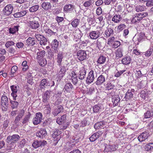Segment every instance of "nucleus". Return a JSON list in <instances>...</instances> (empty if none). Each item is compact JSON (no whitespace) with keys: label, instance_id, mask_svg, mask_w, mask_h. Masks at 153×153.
<instances>
[{"label":"nucleus","instance_id":"obj_27","mask_svg":"<svg viewBox=\"0 0 153 153\" xmlns=\"http://www.w3.org/2000/svg\"><path fill=\"white\" fill-rule=\"evenodd\" d=\"M134 16L132 20L134 23L139 22L142 19L141 15L139 13L136 14Z\"/></svg>","mask_w":153,"mask_h":153},{"label":"nucleus","instance_id":"obj_57","mask_svg":"<svg viewBox=\"0 0 153 153\" xmlns=\"http://www.w3.org/2000/svg\"><path fill=\"white\" fill-rule=\"evenodd\" d=\"M15 46L14 47H10L7 48H8L7 51L9 53L13 54L16 52V50L15 49Z\"/></svg>","mask_w":153,"mask_h":153},{"label":"nucleus","instance_id":"obj_30","mask_svg":"<svg viewBox=\"0 0 153 153\" xmlns=\"http://www.w3.org/2000/svg\"><path fill=\"white\" fill-rule=\"evenodd\" d=\"M36 41L34 38L29 37L26 40L27 44L29 46H33L34 45Z\"/></svg>","mask_w":153,"mask_h":153},{"label":"nucleus","instance_id":"obj_46","mask_svg":"<svg viewBox=\"0 0 153 153\" xmlns=\"http://www.w3.org/2000/svg\"><path fill=\"white\" fill-rule=\"evenodd\" d=\"M123 50L122 48H119L116 52V56L119 58H120L123 56Z\"/></svg>","mask_w":153,"mask_h":153},{"label":"nucleus","instance_id":"obj_7","mask_svg":"<svg viewBox=\"0 0 153 153\" xmlns=\"http://www.w3.org/2000/svg\"><path fill=\"white\" fill-rule=\"evenodd\" d=\"M13 10V6L11 4H9L5 7L3 10V14L8 16L10 15Z\"/></svg>","mask_w":153,"mask_h":153},{"label":"nucleus","instance_id":"obj_36","mask_svg":"<svg viewBox=\"0 0 153 153\" xmlns=\"http://www.w3.org/2000/svg\"><path fill=\"white\" fill-rule=\"evenodd\" d=\"M52 47H53L54 50L55 51V52L56 53L58 51V46L59 45V42L57 40L55 39L53 40L52 43Z\"/></svg>","mask_w":153,"mask_h":153},{"label":"nucleus","instance_id":"obj_23","mask_svg":"<svg viewBox=\"0 0 153 153\" xmlns=\"http://www.w3.org/2000/svg\"><path fill=\"white\" fill-rule=\"evenodd\" d=\"M29 25L30 27L32 29H36L39 27V24L37 21L34 20L30 21Z\"/></svg>","mask_w":153,"mask_h":153},{"label":"nucleus","instance_id":"obj_24","mask_svg":"<svg viewBox=\"0 0 153 153\" xmlns=\"http://www.w3.org/2000/svg\"><path fill=\"white\" fill-rule=\"evenodd\" d=\"M42 7L46 10H48L51 9L52 6L50 2H43L41 4Z\"/></svg>","mask_w":153,"mask_h":153},{"label":"nucleus","instance_id":"obj_44","mask_svg":"<svg viewBox=\"0 0 153 153\" xmlns=\"http://www.w3.org/2000/svg\"><path fill=\"white\" fill-rule=\"evenodd\" d=\"M101 108V106L100 105H95L93 107V111L94 113H97L100 111Z\"/></svg>","mask_w":153,"mask_h":153},{"label":"nucleus","instance_id":"obj_2","mask_svg":"<svg viewBox=\"0 0 153 153\" xmlns=\"http://www.w3.org/2000/svg\"><path fill=\"white\" fill-rule=\"evenodd\" d=\"M68 63L62 65H58L59 67L60 70L57 73L58 77L59 79H62L65 75L67 66L69 65Z\"/></svg>","mask_w":153,"mask_h":153},{"label":"nucleus","instance_id":"obj_41","mask_svg":"<svg viewBox=\"0 0 153 153\" xmlns=\"http://www.w3.org/2000/svg\"><path fill=\"white\" fill-rule=\"evenodd\" d=\"M106 57L103 56H101L98 59L97 62L100 64H102L105 61Z\"/></svg>","mask_w":153,"mask_h":153},{"label":"nucleus","instance_id":"obj_6","mask_svg":"<svg viewBox=\"0 0 153 153\" xmlns=\"http://www.w3.org/2000/svg\"><path fill=\"white\" fill-rule=\"evenodd\" d=\"M77 56L78 59L80 61H82L88 58V56L85 51L80 50L77 53Z\"/></svg>","mask_w":153,"mask_h":153},{"label":"nucleus","instance_id":"obj_40","mask_svg":"<svg viewBox=\"0 0 153 153\" xmlns=\"http://www.w3.org/2000/svg\"><path fill=\"white\" fill-rule=\"evenodd\" d=\"M16 100H11L10 103L12 105L11 107L13 109L16 108L19 105V101H16Z\"/></svg>","mask_w":153,"mask_h":153},{"label":"nucleus","instance_id":"obj_45","mask_svg":"<svg viewBox=\"0 0 153 153\" xmlns=\"http://www.w3.org/2000/svg\"><path fill=\"white\" fill-rule=\"evenodd\" d=\"M87 120L86 118H85L81 122L80 124V127H84L89 124V122Z\"/></svg>","mask_w":153,"mask_h":153},{"label":"nucleus","instance_id":"obj_26","mask_svg":"<svg viewBox=\"0 0 153 153\" xmlns=\"http://www.w3.org/2000/svg\"><path fill=\"white\" fill-rule=\"evenodd\" d=\"M39 51L37 52L36 54V59L37 60L43 58L45 54V51H40L39 49Z\"/></svg>","mask_w":153,"mask_h":153},{"label":"nucleus","instance_id":"obj_37","mask_svg":"<svg viewBox=\"0 0 153 153\" xmlns=\"http://www.w3.org/2000/svg\"><path fill=\"white\" fill-rule=\"evenodd\" d=\"M74 7L73 5L71 4L66 5L64 7V11L68 12L71 11L73 10Z\"/></svg>","mask_w":153,"mask_h":153},{"label":"nucleus","instance_id":"obj_48","mask_svg":"<svg viewBox=\"0 0 153 153\" xmlns=\"http://www.w3.org/2000/svg\"><path fill=\"white\" fill-rule=\"evenodd\" d=\"M98 138V136L95 133L89 137V139L90 142H93L96 141Z\"/></svg>","mask_w":153,"mask_h":153},{"label":"nucleus","instance_id":"obj_39","mask_svg":"<svg viewBox=\"0 0 153 153\" xmlns=\"http://www.w3.org/2000/svg\"><path fill=\"white\" fill-rule=\"evenodd\" d=\"M37 60L39 65L42 67H44L47 63V60L45 58L41 59H40Z\"/></svg>","mask_w":153,"mask_h":153},{"label":"nucleus","instance_id":"obj_38","mask_svg":"<svg viewBox=\"0 0 153 153\" xmlns=\"http://www.w3.org/2000/svg\"><path fill=\"white\" fill-rule=\"evenodd\" d=\"M131 59L130 57L127 56L123 58L122 60V63L124 65H127L129 64L131 62Z\"/></svg>","mask_w":153,"mask_h":153},{"label":"nucleus","instance_id":"obj_31","mask_svg":"<svg viewBox=\"0 0 153 153\" xmlns=\"http://www.w3.org/2000/svg\"><path fill=\"white\" fill-rule=\"evenodd\" d=\"M148 137L147 133L143 132L138 136V139L140 142H141L147 139Z\"/></svg>","mask_w":153,"mask_h":153},{"label":"nucleus","instance_id":"obj_51","mask_svg":"<svg viewBox=\"0 0 153 153\" xmlns=\"http://www.w3.org/2000/svg\"><path fill=\"white\" fill-rule=\"evenodd\" d=\"M53 132V133L52 134V136L54 138L58 136L60 134L59 130L57 129H55Z\"/></svg>","mask_w":153,"mask_h":153},{"label":"nucleus","instance_id":"obj_9","mask_svg":"<svg viewBox=\"0 0 153 153\" xmlns=\"http://www.w3.org/2000/svg\"><path fill=\"white\" fill-rule=\"evenodd\" d=\"M42 114L41 112H38L36 114L35 117L33 119V123L34 125H37L40 123L42 122Z\"/></svg>","mask_w":153,"mask_h":153},{"label":"nucleus","instance_id":"obj_47","mask_svg":"<svg viewBox=\"0 0 153 153\" xmlns=\"http://www.w3.org/2000/svg\"><path fill=\"white\" fill-rule=\"evenodd\" d=\"M115 87V85H114L111 82H109L106 84L105 88L107 90H109L114 88Z\"/></svg>","mask_w":153,"mask_h":153},{"label":"nucleus","instance_id":"obj_55","mask_svg":"<svg viewBox=\"0 0 153 153\" xmlns=\"http://www.w3.org/2000/svg\"><path fill=\"white\" fill-rule=\"evenodd\" d=\"M55 97L56 100H55L54 103H53V104L55 105H58L62 103V100L61 99V98H60V97H57L56 96Z\"/></svg>","mask_w":153,"mask_h":153},{"label":"nucleus","instance_id":"obj_13","mask_svg":"<svg viewBox=\"0 0 153 153\" xmlns=\"http://www.w3.org/2000/svg\"><path fill=\"white\" fill-rule=\"evenodd\" d=\"M10 88L12 91L11 95L13 97V100H16V97H17L18 87L15 85H12L10 86Z\"/></svg>","mask_w":153,"mask_h":153},{"label":"nucleus","instance_id":"obj_34","mask_svg":"<svg viewBox=\"0 0 153 153\" xmlns=\"http://www.w3.org/2000/svg\"><path fill=\"white\" fill-rule=\"evenodd\" d=\"M71 74L72 75L71 79L72 82L74 85H76L78 82L76 74L74 71H72Z\"/></svg>","mask_w":153,"mask_h":153},{"label":"nucleus","instance_id":"obj_25","mask_svg":"<svg viewBox=\"0 0 153 153\" xmlns=\"http://www.w3.org/2000/svg\"><path fill=\"white\" fill-rule=\"evenodd\" d=\"M5 105L6 106H8V98L5 96H2L1 98V105Z\"/></svg>","mask_w":153,"mask_h":153},{"label":"nucleus","instance_id":"obj_32","mask_svg":"<svg viewBox=\"0 0 153 153\" xmlns=\"http://www.w3.org/2000/svg\"><path fill=\"white\" fill-rule=\"evenodd\" d=\"M120 100V97L118 95H115L113 97L112 102L113 103V105L114 106L117 105Z\"/></svg>","mask_w":153,"mask_h":153},{"label":"nucleus","instance_id":"obj_58","mask_svg":"<svg viewBox=\"0 0 153 153\" xmlns=\"http://www.w3.org/2000/svg\"><path fill=\"white\" fill-rule=\"evenodd\" d=\"M120 45V43L118 41H116L113 44L112 47L114 48H116L118 47Z\"/></svg>","mask_w":153,"mask_h":153},{"label":"nucleus","instance_id":"obj_54","mask_svg":"<svg viewBox=\"0 0 153 153\" xmlns=\"http://www.w3.org/2000/svg\"><path fill=\"white\" fill-rule=\"evenodd\" d=\"M39 8V6L36 5L33 6L30 8V11L32 12H34L37 11Z\"/></svg>","mask_w":153,"mask_h":153},{"label":"nucleus","instance_id":"obj_5","mask_svg":"<svg viewBox=\"0 0 153 153\" xmlns=\"http://www.w3.org/2000/svg\"><path fill=\"white\" fill-rule=\"evenodd\" d=\"M35 37L38 41H40V44L41 45H45L47 44V39L44 36L40 34H36Z\"/></svg>","mask_w":153,"mask_h":153},{"label":"nucleus","instance_id":"obj_4","mask_svg":"<svg viewBox=\"0 0 153 153\" xmlns=\"http://www.w3.org/2000/svg\"><path fill=\"white\" fill-rule=\"evenodd\" d=\"M97 75L96 72H94L93 70L90 71L86 78V83L89 84L92 82L95 78L97 77Z\"/></svg>","mask_w":153,"mask_h":153},{"label":"nucleus","instance_id":"obj_18","mask_svg":"<svg viewBox=\"0 0 153 153\" xmlns=\"http://www.w3.org/2000/svg\"><path fill=\"white\" fill-rule=\"evenodd\" d=\"M64 57V54L62 52H59L58 53L56 59L57 65H62V62Z\"/></svg>","mask_w":153,"mask_h":153},{"label":"nucleus","instance_id":"obj_17","mask_svg":"<svg viewBox=\"0 0 153 153\" xmlns=\"http://www.w3.org/2000/svg\"><path fill=\"white\" fill-rule=\"evenodd\" d=\"M105 74L103 73L98 77L97 81L96 82L97 85H100L105 82Z\"/></svg>","mask_w":153,"mask_h":153},{"label":"nucleus","instance_id":"obj_14","mask_svg":"<svg viewBox=\"0 0 153 153\" xmlns=\"http://www.w3.org/2000/svg\"><path fill=\"white\" fill-rule=\"evenodd\" d=\"M47 134V133L45 128L41 129L36 133V135L41 138H45Z\"/></svg>","mask_w":153,"mask_h":153},{"label":"nucleus","instance_id":"obj_35","mask_svg":"<svg viewBox=\"0 0 153 153\" xmlns=\"http://www.w3.org/2000/svg\"><path fill=\"white\" fill-rule=\"evenodd\" d=\"M121 16L118 14H115L112 18V21L116 23H119L121 20Z\"/></svg>","mask_w":153,"mask_h":153},{"label":"nucleus","instance_id":"obj_16","mask_svg":"<svg viewBox=\"0 0 153 153\" xmlns=\"http://www.w3.org/2000/svg\"><path fill=\"white\" fill-rule=\"evenodd\" d=\"M74 40L76 41H77L78 40H80L82 36V34L80 30H76L74 32Z\"/></svg>","mask_w":153,"mask_h":153},{"label":"nucleus","instance_id":"obj_29","mask_svg":"<svg viewBox=\"0 0 153 153\" xmlns=\"http://www.w3.org/2000/svg\"><path fill=\"white\" fill-rule=\"evenodd\" d=\"M66 115L64 114L62 115L60 118H57L56 120V123L59 125H61L66 120Z\"/></svg>","mask_w":153,"mask_h":153},{"label":"nucleus","instance_id":"obj_19","mask_svg":"<svg viewBox=\"0 0 153 153\" xmlns=\"http://www.w3.org/2000/svg\"><path fill=\"white\" fill-rule=\"evenodd\" d=\"M19 27V25H18L10 27L9 29V33L12 34H16V33H18Z\"/></svg>","mask_w":153,"mask_h":153},{"label":"nucleus","instance_id":"obj_33","mask_svg":"<svg viewBox=\"0 0 153 153\" xmlns=\"http://www.w3.org/2000/svg\"><path fill=\"white\" fill-rule=\"evenodd\" d=\"M27 13L26 10H23L20 12H17L13 14V16L15 18H18L23 16Z\"/></svg>","mask_w":153,"mask_h":153},{"label":"nucleus","instance_id":"obj_56","mask_svg":"<svg viewBox=\"0 0 153 153\" xmlns=\"http://www.w3.org/2000/svg\"><path fill=\"white\" fill-rule=\"evenodd\" d=\"M15 44L14 42L12 41H8L5 44V46L7 48H8L14 45Z\"/></svg>","mask_w":153,"mask_h":153},{"label":"nucleus","instance_id":"obj_64","mask_svg":"<svg viewBox=\"0 0 153 153\" xmlns=\"http://www.w3.org/2000/svg\"><path fill=\"white\" fill-rule=\"evenodd\" d=\"M146 5L148 7H151L153 6V0H150L147 1L146 3Z\"/></svg>","mask_w":153,"mask_h":153},{"label":"nucleus","instance_id":"obj_10","mask_svg":"<svg viewBox=\"0 0 153 153\" xmlns=\"http://www.w3.org/2000/svg\"><path fill=\"white\" fill-rule=\"evenodd\" d=\"M24 113L25 111L22 109L18 114V115L16 117L14 121V123L16 125H19V122L24 116Z\"/></svg>","mask_w":153,"mask_h":153},{"label":"nucleus","instance_id":"obj_43","mask_svg":"<svg viewBox=\"0 0 153 153\" xmlns=\"http://www.w3.org/2000/svg\"><path fill=\"white\" fill-rule=\"evenodd\" d=\"M133 94L131 92V91L128 90L126 92L125 96V98L126 99L129 100L132 97Z\"/></svg>","mask_w":153,"mask_h":153},{"label":"nucleus","instance_id":"obj_63","mask_svg":"<svg viewBox=\"0 0 153 153\" xmlns=\"http://www.w3.org/2000/svg\"><path fill=\"white\" fill-rule=\"evenodd\" d=\"M145 37V34L143 33H140L137 40L139 42H141Z\"/></svg>","mask_w":153,"mask_h":153},{"label":"nucleus","instance_id":"obj_53","mask_svg":"<svg viewBox=\"0 0 153 153\" xmlns=\"http://www.w3.org/2000/svg\"><path fill=\"white\" fill-rule=\"evenodd\" d=\"M79 20L76 19L74 20L71 23V24L73 26V27H77L78 25L79 24Z\"/></svg>","mask_w":153,"mask_h":153},{"label":"nucleus","instance_id":"obj_61","mask_svg":"<svg viewBox=\"0 0 153 153\" xmlns=\"http://www.w3.org/2000/svg\"><path fill=\"white\" fill-rule=\"evenodd\" d=\"M50 120L49 119H48L43 122L42 123V126L44 127H45L48 126L50 124Z\"/></svg>","mask_w":153,"mask_h":153},{"label":"nucleus","instance_id":"obj_8","mask_svg":"<svg viewBox=\"0 0 153 153\" xmlns=\"http://www.w3.org/2000/svg\"><path fill=\"white\" fill-rule=\"evenodd\" d=\"M52 91L47 90L45 91L42 96V101L43 102H48L49 100Z\"/></svg>","mask_w":153,"mask_h":153},{"label":"nucleus","instance_id":"obj_12","mask_svg":"<svg viewBox=\"0 0 153 153\" xmlns=\"http://www.w3.org/2000/svg\"><path fill=\"white\" fill-rule=\"evenodd\" d=\"M64 111V108L61 105H58L56 108H54L52 112V114L54 116H57L59 114L62 112Z\"/></svg>","mask_w":153,"mask_h":153},{"label":"nucleus","instance_id":"obj_59","mask_svg":"<svg viewBox=\"0 0 153 153\" xmlns=\"http://www.w3.org/2000/svg\"><path fill=\"white\" fill-rule=\"evenodd\" d=\"M125 25L124 24H122L120 25L117 27V32H120L121 31L125 28Z\"/></svg>","mask_w":153,"mask_h":153},{"label":"nucleus","instance_id":"obj_42","mask_svg":"<svg viewBox=\"0 0 153 153\" xmlns=\"http://www.w3.org/2000/svg\"><path fill=\"white\" fill-rule=\"evenodd\" d=\"M105 34L107 37H109L111 34H113L114 33V31L111 28H108L107 30L105 31Z\"/></svg>","mask_w":153,"mask_h":153},{"label":"nucleus","instance_id":"obj_62","mask_svg":"<svg viewBox=\"0 0 153 153\" xmlns=\"http://www.w3.org/2000/svg\"><path fill=\"white\" fill-rule=\"evenodd\" d=\"M48 57L49 59H51L52 58H53L54 55L51 49L48 51Z\"/></svg>","mask_w":153,"mask_h":153},{"label":"nucleus","instance_id":"obj_60","mask_svg":"<svg viewBox=\"0 0 153 153\" xmlns=\"http://www.w3.org/2000/svg\"><path fill=\"white\" fill-rule=\"evenodd\" d=\"M51 30L52 31L53 34L55 35V34L56 33L58 30L57 27L54 26H51Z\"/></svg>","mask_w":153,"mask_h":153},{"label":"nucleus","instance_id":"obj_20","mask_svg":"<svg viewBox=\"0 0 153 153\" xmlns=\"http://www.w3.org/2000/svg\"><path fill=\"white\" fill-rule=\"evenodd\" d=\"M144 116L143 120L144 118H149L153 117V108H149L148 110L144 113Z\"/></svg>","mask_w":153,"mask_h":153},{"label":"nucleus","instance_id":"obj_49","mask_svg":"<svg viewBox=\"0 0 153 153\" xmlns=\"http://www.w3.org/2000/svg\"><path fill=\"white\" fill-rule=\"evenodd\" d=\"M32 146L35 149L37 148L40 147V141L36 140L34 141L32 144Z\"/></svg>","mask_w":153,"mask_h":153},{"label":"nucleus","instance_id":"obj_28","mask_svg":"<svg viewBox=\"0 0 153 153\" xmlns=\"http://www.w3.org/2000/svg\"><path fill=\"white\" fill-rule=\"evenodd\" d=\"M105 122L104 121H100L96 123L94 125V128L96 130L103 127L105 125Z\"/></svg>","mask_w":153,"mask_h":153},{"label":"nucleus","instance_id":"obj_1","mask_svg":"<svg viewBox=\"0 0 153 153\" xmlns=\"http://www.w3.org/2000/svg\"><path fill=\"white\" fill-rule=\"evenodd\" d=\"M20 138V136L17 134L8 136L6 139L7 142L8 143L7 150H10L13 149L15 146V143L18 141Z\"/></svg>","mask_w":153,"mask_h":153},{"label":"nucleus","instance_id":"obj_15","mask_svg":"<svg viewBox=\"0 0 153 153\" xmlns=\"http://www.w3.org/2000/svg\"><path fill=\"white\" fill-rule=\"evenodd\" d=\"M100 33L98 30L92 31L89 33V36L91 39H95L100 37Z\"/></svg>","mask_w":153,"mask_h":153},{"label":"nucleus","instance_id":"obj_52","mask_svg":"<svg viewBox=\"0 0 153 153\" xmlns=\"http://www.w3.org/2000/svg\"><path fill=\"white\" fill-rule=\"evenodd\" d=\"M77 141H73L70 142L68 145V150H72L73 148L75 147L76 143H77Z\"/></svg>","mask_w":153,"mask_h":153},{"label":"nucleus","instance_id":"obj_3","mask_svg":"<svg viewBox=\"0 0 153 153\" xmlns=\"http://www.w3.org/2000/svg\"><path fill=\"white\" fill-rule=\"evenodd\" d=\"M105 148L103 151L104 153L112 152L115 151L118 149L117 146L116 145H110L104 144Z\"/></svg>","mask_w":153,"mask_h":153},{"label":"nucleus","instance_id":"obj_11","mask_svg":"<svg viewBox=\"0 0 153 153\" xmlns=\"http://www.w3.org/2000/svg\"><path fill=\"white\" fill-rule=\"evenodd\" d=\"M73 87L71 82H68L64 86L63 91L64 93H70L73 90Z\"/></svg>","mask_w":153,"mask_h":153},{"label":"nucleus","instance_id":"obj_22","mask_svg":"<svg viewBox=\"0 0 153 153\" xmlns=\"http://www.w3.org/2000/svg\"><path fill=\"white\" fill-rule=\"evenodd\" d=\"M86 72L84 68H82L79 73V75L78 77L80 80H82L85 77Z\"/></svg>","mask_w":153,"mask_h":153},{"label":"nucleus","instance_id":"obj_21","mask_svg":"<svg viewBox=\"0 0 153 153\" xmlns=\"http://www.w3.org/2000/svg\"><path fill=\"white\" fill-rule=\"evenodd\" d=\"M48 79H44L42 80L40 82L39 86L41 89H45L46 86H48Z\"/></svg>","mask_w":153,"mask_h":153},{"label":"nucleus","instance_id":"obj_50","mask_svg":"<svg viewBox=\"0 0 153 153\" xmlns=\"http://www.w3.org/2000/svg\"><path fill=\"white\" fill-rule=\"evenodd\" d=\"M30 114L25 116L22 120V123L23 124H25L27 123L30 118Z\"/></svg>","mask_w":153,"mask_h":153}]
</instances>
